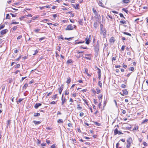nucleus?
I'll use <instances>...</instances> for the list:
<instances>
[{"label": "nucleus", "instance_id": "f257e3e1", "mask_svg": "<svg viewBox=\"0 0 148 148\" xmlns=\"http://www.w3.org/2000/svg\"><path fill=\"white\" fill-rule=\"evenodd\" d=\"M94 49L95 52V56H98L99 49V41L98 40L97 43L94 45Z\"/></svg>", "mask_w": 148, "mask_h": 148}, {"label": "nucleus", "instance_id": "f03ea898", "mask_svg": "<svg viewBox=\"0 0 148 148\" xmlns=\"http://www.w3.org/2000/svg\"><path fill=\"white\" fill-rule=\"evenodd\" d=\"M92 10L94 14L95 15V18L99 19L100 17V15L98 13L96 10L95 9V8L93 7L92 8Z\"/></svg>", "mask_w": 148, "mask_h": 148}, {"label": "nucleus", "instance_id": "7ed1b4c3", "mask_svg": "<svg viewBox=\"0 0 148 148\" xmlns=\"http://www.w3.org/2000/svg\"><path fill=\"white\" fill-rule=\"evenodd\" d=\"M91 39V36L90 35L89 37L87 36L85 39L86 43L87 45H89Z\"/></svg>", "mask_w": 148, "mask_h": 148}, {"label": "nucleus", "instance_id": "20e7f679", "mask_svg": "<svg viewBox=\"0 0 148 148\" xmlns=\"http://www.w3.org/2000/svg\"><path fill=\"white\" fill-rule=\"evenodd\" d=\"M74 29V27H73V25L70 24L67 26L66 28L65 29L66 30H73Z\"/></svg>", "mask_w": 148, "mask_h": 148}, {"label": "nucleus", "instance_id": "39448f33", "mask_svg": "<svg viewBox=\"0 0 148 148\" xmlns=\"http://www.w3.org/2000/svg\"><path fill=\"white\" fill-rule=\"evenodd\" d=\"M101 32L100 34H102L104 36L106 35V30L105 28H104L100 30Z\"/></svg>", "mask_w": 148, "mask_h": 148}, {"label": "nucleus", "instance_id": "423d86ee", "mask_svg": "<svg viewBox=\"0 0 148 148\" xmlns=\"http://www.w3.org/2000/svg\"><path fill=\"white\" fill-rule=\"evenodd\" d=\"M64 95V94H62L61 99L62 100V105H63L64 103L66 101V100L65 98H63V96Z\"/></svg>", "mask_w": 148, "mask_h": 148}, {"label": "nucleus", "instance_id": "0eeeda50", "mask_svg": "<svg viewBox=\"0 0 148 148\" xmlns=\"http://www.w3.org/2000/svg\"><path fill=\"white\" fill-rule=\"evenodd\" d=\"M63 85H62L59 88H58V90L60 94H61L63 90Z\"/></svg>", "mask_w": 148, "mask_h": 148}, {"label": "nucleus", "instance_id": "6e6552de", "mask_svg": "<svg viewBox=\"0 0 148 148\" xmlns=\"http://www.w3.org/2000/svg\"><path fill=\"white\" fill-rule=\"evenodd\" d=\"M132 142V138L131 137H129L127 140V143L130 144Z\"/></svg>", "mask_w": 148, "mask_h": 148}, {"label": "nucleus", "instance_id": "1a4fd4ad", "mask_svg": "<svg viewBox=\"0 0 148 148\" xmlns=\"http://www.w3.org/2000/svg\"><path fill=\"white\" fill-rule=\"evenodd\" d=\"M8 31V30L7 29H5L1 31L0 32V33L2 35H3L6 34Z\"/></svg>", "mask_w": 148, "mask_h": 148}, {"label": "nucleus", "instance_id": "9d476101", "mask_svg": "<svg viewBox=\"0 0 148 148\" xmlns=\"http://www.w3.org/2000/svg\"><path fill=\"white\" fill-rule=\"evenodd\" d=\"M42 105L40 103H36L35 106H34V108L37 109V108L39 107L40 106Z\"/></svg>", "mask_w": 148, "mask_h": 148}, {"label": "nucleus", "instance_id": "9b49d317", "mask_svg": "<svg viewBox=\"0 0 148 148\" xmlns=\"http://www.w3.org/2000/svg\"><path fill=\"white\" fill-rule=\"evenodd\" d=\"M78 22L80 25H82L83 23V19H79Z\"/></svg>", "mask_w": 148, "mask_h": 148}, {"label": "nucleus", "instance_id": "f8f14e48", "mask_svg": "<svg viewBox=\"0 0 148 148\" xmlns=\"http://www.w3.org/2000/svg\"><path fill=\"white\" fill-rule=\"evenodd\" d=\"M123 94V95H127L128 94V92L127 91V90H124L122 91ZM120 93L121 95H122V94L121 93V92H120Z\"/></svg>", "mask_w": 148, "mask_h": 148}, {"label": "nucleus", "instance_id": "ddd939ff", "mask_svg": "<svg viewBox=\"0 0 148 148\" xmlns=\"http://www.w3.org/2000/svg\"><path fill=\"white\" fill-rule=\"evenodd\" d=\"M130 0H123L122 1V3H127L130 2Z\"/></svg>", "mask_w": 148, "mask_h": 148}, {"label": "nucleus", "instance_id": "4468645a", "mask_svg": "<svg viewBox=\"0 0 148 148\" xmlns=\"http://www.w3.org/2000/svg\"><path fill=\"white\" fill-rule=\"evenodd\" d=\"M33 122L36 125H38L40 124L41 122L40 121H33Z\"/></svg>", "mask_w": 148, "mask_h": 148}, {"label": "nucleus", "instance_id": "2eb2a0df", "mask_svg": "<svg viewBox=\"0 0 148 148\" xmlns=\"http://www.w3.org/2000/svg\"><path fill=\"white\" fill-rule=\"evenodd\" d=\"M71 82V79L69 77H68L67 78V80L66 82L68 84H69L70 83V82Z\"/></svg>", "mask_w": 148, "mask_h": 148}, {"label": "nucleus", "instance_id": "dca6fc26", "mask_svg": "<svg viewBox=\"0 0 148 148\" xmlns=\"http://www.w3.org/2000/svg\"><path fill=\"white\" fill-rule=\"evenodd\" d=\"M115 41V39L113 37H112L110 39V42H114Z\"/></svg>", "mask_w": 148, "mask_h": 148}, {"label": "nucleus", "instance_id": "f3484780", "mask_svg": "<svg viewBox=\"0 0 148 148\" xmlns=\"http://www.w3.org/2000/svg\"><path fill=\"white\" fill-rule=\"evenodd\" d=\"M98 3L99 6H101L103 7H104V5H103V3L101 1H99V2H98Z\"/></svg>", "mask_w": 148, "mask_h": 148}, {"label": "nucleus", "instance_id": "a211bd4d", "mask_svg": "<svg viewBox=\"0 0 148 148\" xmlns=\"http://www.w3.org/2000/svg\"><path fill=\"white\" fill-rule=\"evenodd\" d=\"M118 133V131L117 128H116L114 131V134L116 135Z\"/></svg>", "mask_w": 148, "mask_h": 148}, {"label": "nucleus", "instance_id": "6ab92c4d", "mask_svg": "<svg viewBox=\"0 0 148 148\" xmlns=\"http://www.w3.org/2000/svg\"><path fill=\"white\" fill-rule=\"evenodd\" d=\"M40 114L39 113H34V116L35 117H38L40 116Z\"/></svg>", "mask_w": 148, "mask_h": 148}, {"label": "nucleus", "instance_id": "aec40b11", "mask_svg": "<svg viewBox=\"0 0 148 148\" xmlns=\"http://www.w3.org/2000/svg\"><path fill=\"white\" fill-rule=\"evenodd\" d=\"M98 23L97 22H95L94 23V27L96 29Z\"/></svg>", "mask_w": 148, "mask_h": 148}, {"label": "nucleus", "instance_id": "412c9836", "mask_svg": "<svg viewBox=\"0 0 148 148\" xmlns=\"http://www.w3.org/2000/svg\"><path fill=\"white\" fill-rule=\"evenodd\" d=\"M120 22V23L123 24H126V22L125 21H121Z\"/></svg>", "mask_w": 148, "mask_h": 148}, {"label": "nucleus", "instance_id": "4be33fe9", "mask_svg": "<svg viewBox=\"0 0 148 148\" xmlns=\"http://www.w3.org/2000/svg\"><path fill=\"white\" fill-rule=\"evenodd\" d=\"M95 124L97 126H99L101 125V124L97 122H94Z\"/></svg>", "mask_w": 148, "mask_h": 148}, {"label": "nucleus", "instance_id": "5701e85b", "mask_svg": "<svg viewBox=\"0 0 148 148\" xmlns=\"http://www.w3.org/2000/svg\"><path fill=\"white\" fill-rule=\"evenodd\" d=\"M96 90H97L96 93L97 94H99L101 92V90L99 88H96Z\"/></svg>", "mask_w": 148, "mask_h": 148}, {"label": "nucleus", "instance_id": "b1692460", "mask_svg": "<svg viewBox=\"0 0 148 148\" xmlns=\"http://www.w3.org/2000/svg\"><path fill=\"white\" fill-rule=\"evenodd\" d=\"M123 33L129 36H131V35L128 32H123Z\"/></svg>", "mask_w": 148, "mask_h": 148}, {"label": "nucleus", "instance_id": "393cba45", "mask_svg": "<svg viewBox=\"0 0 148 148\" xmlns=\"http://www.w3.org/2000/svg\"><path fill=\"white\" fill-rule=\"evenodd\" d=\"M102 95L101 94L99 95L98 97V98L99 99H101L102 98Z\"/></svg>", "mask_w": 148, "mask_h": 148}, {"label": "nucleus", "instance_id": "a878e982", "mask_svg": "<svg viewBox=\"0 0 148 148\" xmlns=\"http://www.w3.org/2000/svg\"><path fill=\"white\" fill-rule=\"evenodd\" d=\"M79 4H77L76 5V6H74V8L75 9H79Z\"/></svg>", "mask_w": 148, "mask_h": 148}, {"label": "nucleus", "instance_id": "bb28decb", "mask_svg": "<svg viewBox=\"0 0 148 148\" xmlns=\"http://www.w3.org/2000/svg\"><path fill=\"white\" fill-rule=\"evenodd\" d=\"M46 37H42L40 38L39 39V41H41L43 40L46 39Z\"/></svg>", "mask_w": 148, "mask_h": 148}, {"label": "nucleus", "instance_id": "cd10ccee", "mask_svg": "<svg viewBox=\"0 0 148 148\" xmlns=\"http://www.w3.org/2000/svg\"><path fill=\"white\" fill-rule=\"evenodd\" d=\"M98 84L99 86H100V88H101L102 87V83L101 82V81H99Z\"/></svg>", "mask_w": 148, "mask_h": 148}, {"label": "nucleus", "instance_id": "c85d7f7f", "mask_svg": "<svg viewBox=\"0 0 148 148\" xmlns=\"http://www.w3.org/2000/svg\"><path fill=\"white\" fill-rule=\"evenodd\" d=\"M138 128V126H135L134 128H133V130H137Z\"/></svg>", "mask_w": 148, "mask_h": 148}, {"label": "nucleus", "instance_id": "c756f323", "mask_svg": "<svg viewBox=\"0 0 148 148\" xmlns=\"http://www.w3.org/2000/svg\"><path fill=\"white\" fill-rule=\"evenodd\" d=\"M67 63H73V61L70 60H68L67 61Z\"/></svg>", "mask_w": 148, "mask_h": 148}, {"label": "nucleus", "instance_id": "7c9ffc66", "mask_svg": "<svg viewBox=\"0 0 148 148\" xmlns=\"http://www.w3.org/2000/svg\"><path fill=\"white\" fill-rule=\"evenodd\" d=\"M17 28V26H14L12 28V29L13 31L16 30Z\"/></svg>", "mask_w": 148, "mask_h": 148}, {"label": "nucleus", "instance_id": "2f4dec72", "mask_svg": "<svg viewBox=\"0 0 148 148\" xmlns=\"http://www.w3.org/2000/svg\"><path fill=\"white\" fill-rule=\"evenodd\" d=\"M148 121V119H146L144 120L143 121V122L142 123V124H143L145 123L146 122H147Z\"/></svg>", "mask_w": 148, "mask_h": 148}, {"label": "nucleus", "instance_id": "473e14b6", "mask_svg": "<svg viewBox=\"0 0 148 148\" xmlns=\"http://www.w3.org/2000/svg\"><path fill=\"white\" fill-rule=\"evenodd\" d=\"M134 68L133 67H131L129 69V70L131 71H134Z\"/></svg>", "mask_w": 148, "mask_h": 148}, {"label": "nucleus", "instance_id": "72a5a7b5", "mask_svg": "<svg viewBox=\"0 0 148 148\" xmlns=\"http://www.w3.org/2000/svg\"><path fill=\"white\" fill-rule=\"evenodd\" d=\"M97 69L98 70V74H101V71L100 69L99 68H97Z\"/></svg>", "mask_w": 148, "mask_h": 148}, {"label": "nucleus", "instance_id": "f704fd0d", "mask_svg": "<svg viewBox=\"0 0 148 148\" xmlns=\"http://www.w3.org/2000/svg\"><path fill=\"white\" fill-rule=\"evenodd\" d=\"M122 10H123V11H124L127 14L128 12V11L127 10L125 9V8H123V9H122Z\"/></svg>", "mask_w": 148, "mask_h": 148}, {"label": "nucleus", "instance_id": "c9c22d12", "mask_svg": "<svg viewBox=\"0 0 148 148\" xmlns=\"http://www.w3.org/2000/svg\"><path fill=\"white\" fill-rule=\"evenodd\" d=\"M20 66V64H16V66L15 67V68L16 69L18 68Z\"/></svg>", "mask_w": 148, "mask_h": 148}, {"label": "nucleus", "instance_id": "e433bc0d", "mask_svg": "<svg viewBox=\"0 0 148 148\" xmlns=\"http://www.w3.org/2000/svg\"><path fill=\"white\" fill-rule=\"evenodd\" d=\"M100 30L101 29H102L104 28H103V25L101 23L100 24Z\"/></svg>", "mask_w": 148, "mask_h": 148}, {"label": "nucleus", "instance_id": "4c0bfd02", "mask_svg": "<svg viewBox=\"0 0 148 148\" xmlns=\"http://www.w3.org/2000/svg\"><path fill=\"white\" fill-rule=\"evenodd\" d=\"M143 145L145 147H147V144L145 142H143Z\"/></svg>", "mask_w": 148, "mask_h": 148}, {"label": "nucleus", "instance_id": "58836bf2", "mask_svg": "<svg viewBox=\"0 0 148 148\" xmlns=\"http://www.w3.org/2000/svg\"><path fill=\"white\" fill-rule=\"evenodd\" d=\"M58 123H62L63 122V121L62 119H59L58 120Z\"/></svg>", "mask_w": 148, "mask_h": 148}, {"label": "nucleus", "instance_id": "ea45409f", "mask_svg": "<svg viewBox=\"0 0 148 148\" xmlns=\"http://www.w3.org/2000/svg\"><path fill=\"white\" fill-rule=\"evenodd\" d=\"M72 38V37H70L69 38H67L66 37L64 38V39L65 40H71V38Z\"/></svg>", "mask_w": 148, "mask_h": 148}, {"label": "nucleus", "instance_id": "a19ab883", "mask_svg": "<svg viewBox=\"0 0 148 148\" xmlns=\"http://www.w3.org/2000/svg\"><path fill=\"white\" fill-rule=\"evenodd\" d=\"M57 94H56L53 96L52 98H53L54 99H55L57 98Z\"/></svg>", "mask_w": 148, "mask_h": 148}, {"label": "nucleus", "instance_id": "79ce46f5", "mask_svg": "<svg viewBox=\"0 0 148 148\" xmlns=\"http://www.w3.org/2000/svg\"><path fill=\"white\" fill-rule=\"evenodd\" d=\"M22 37V36L21 35H20L19 36H18L17 37V40H19V39H20Z\"/></svg>", "mask_w": 148, "mask_h": 148}, {"label": "nucleus", "instance_id": "37998d69", "mask_svg": "<svg viewBox=\"0 0 148 148\" xmlns=\"http://www.w3.org/2000/svg\"><path fill=\"white\" fill-rule=\"evenodd\" d=\"M56 101H53L51 102V103H50V104H56Z\"/></svg>", "mask_w": 148, "mask_h": 148}, {"label": "nucleus", "instance_id": "c03bdc74", "mask_svg": "<svg viewBox=\"0 0 148 148\" xmlns=\"http://www.w3.org/2000/svg\"><path fill=\"white\" fill-rule=\"evenodd\" d=\"M131 146V145L127 143V145H126V147L127 148H129Z\"/></svg>", "mask_w": 148, "mask_h": 148}, {"label": "nucleus", "instance_id": "a18cd8bd", "mask_svg": "<svg viewBox=\"0 0 148 148\" xmlns=\"http://www.w3.org/2000/svg\"><path fill=\"white\" fill-rule=\"evenodd\" d=\"M119 14L120 15V16L121 17H123V18H125L124 16L122 14L120 13Z\"/></svg>", "mask_w": 148, "mask_h": 148}, {"label": "nucleus", "instance_id": "49530a36", "mask_svg": "<svg viewBox=\"0 0 148 148\" xmlns=\"http://www.w3.org/2000/svg\"><path fill=\"white\" fill-rule=\"evenodd\" d=\"M4 27H5V25H1L0 26V29H1L4 28Z\"/></svg>", "mask_w": 148, "mask_h": 148}, {"label": "nucleus", "instance_id": "de8ad7c7", "mask_svg": "<svg viewBox=\"0 0 148 148\" xmlns=\"http://www.w3.org/2000/svg\"><path fill=\"white\" fill-rule=\"evenodd\" d=\"M38 53V51L37 50H36L35 51V53L33 54V55H35Z\"/></svg>", "mask_w": 148, "mask_h": 148}, {"label": "nucleus", "instance_id": "09e8293b", "mask_svg": "<svg viewBox=\"0 0 148 148\" xmlns=\"http://www.w3.org/2000/svg\"><path fill=\"white\" fill-rule=\"evenodd\" d=\"M10 120H8L7 121V124L8 126H9L10 125Z\"/></svg>", "mask_w": 148, "mask_h": 148}, {"label": "nucleus", "instance_id": "8fccbe9b", "mask_svg": "<svg viewBox=\"0 0 148 148\" xmlns=\"http://www.w3.org/2000/svg\"><path fill=\"white\" fill-rule=\"evenodd\" d=\"M80 48L82 49H88V48L87 47H83L82 46L80 47Z\"/></svg>", "mask_w": 148, "mask_h": 148}, {"label": "nucleus", "instance_id": "3c124183", "mask_svg": "<svg viewBox=\"0 0 148 148\" xmlns=\"http://www.w3.org/2000/svg\"><path fill=\"white\" fill-rule=\"evenodd\" d=\"M125 46L123 45L121 47V50L123 51H124L125 49Z\"/></svg>", "mask_w": 148, "mask_h": 148}, {"label": "nucleus", "instance_id": "603ef678", "mask_svg": "<svg viewBox=\"0 0 148 148\" xmlns=\"http://www.w3.org/2000/svg\"><path fill=\"white\" fill-rule=\"evenodd\" d=\"M126 87V86L124 84H122L121 86V87L123 88H125Z\"/></svg>", "mask_w": 148, "mask_h": 148}, {"label": "nucleus", "instance_id": "864d4df0", "mask_svg": "<svg viewBox=\"0 0 148 148\" xmlns=\"http://www.w3.org/2000/svg\"><path fill=\"white\" fill-rule=\"evenodd\" d=\"M46 144L45 143H42L41 144V145L42 146H46Z\"/></svg>", "mask_w": 148, "mask_h": 148}, {"label": "nucleus", "instance_id": "5fc2aeb1", "mask_svg": "<svg viewBox=\"0 0 148 148\" xmlns=\"http://www.w3.org/2000/svg\"><path fill=\"white\" fill-rule=\"evenodd\" d=\"M10 17L9 16V14H6V19H9Z\"/></svg>", "mask_w": 148, "mask_h": 148}, {"label": "nucleus", "instance_id": "6e6d98bb", "mask_svg": "<svg viewBox=\"0 0 148 148\" xmlns=\"http://www.w3.org/2000/svg\"><path fill=\"white\" fill-rule=\"evenodd\" d=\"M51 148H55L56 145L55 144H53L51 146Z\"/></svg>", "mask_w": 148, "mask_h": 148}, {"label": "nucleus", "instance_id": "4d7b16f0", "mask_svg": "<svg viewBox=\"0 0 148 148\" xmlns=\"http://www.w3.org/2000/svg\"><path fill=\"white\" fill-rule=\"evenodd\" d=\"M20 56L18 58H17L15 60L16 61H18L21 58V56Z\"/></svg>", "mask_w": 148, "mask_h": 148}, {"label": "nucleus", "instance_id": "13d9d810", "mask_svg": "<svg viewBox=\"0 0 148 148\" xmlns=\"http://www.w3.org/2000/svg\"><path fill=\"white\" fill-rule=\"evenodd\" d=\"M84 115V113L83 112H81L79 115L80 116H83Z\"/></svg>", "mask_w": 148, "mask_h": 148}, {"label": "nucleus", "instance_id": "bf43d9fd", "mask_svg": "<svg viewBox=\"0 0 148 148\" xmlns=\"http://www.w3.org/2000/svg\"><path fill=\"white\" fill-rule=\"evenodd\" d=\"M52 92H51L47 94V96H49V95H51L52 94Z\"/></svg>", "mask_w": 148, "mask_h": 148}, {"label": "nucleus", "instance_id": "052dcab7", "mask_svg": "<svg viewBox=\"0 0 148 148\" xmlns=\"http://www.w3.org/2000/svg\"><path fill=\"white\" fill-rule=\"evenodd\" d=\"M40 29H39L38 28L35 30V32H38L40 31Z\"/></svg>", "mask_w": 148, "mask_h": 148}, {"label": "nucleus", "instance_id": "680f3d73", "mask_svg": "<svg viewBox=\"0 0 148 148\" xmlns=\"http://www.w3.org/2000/svg\"><path fill=\"white\" fill-rule=\"evenodd\" d=\"M94 102L95 104L96 105L98 103L97 101H96V100L95 99H94Z\"/></svg>", "mask_w": 148, "mask_h": 148}, {"label": "nucleus", "instance_id": "e2e57ef3", "mask_svg": "<svg viewBox=\"0 0 148 148\" xmlns=\"http://www.w3.org/2000/svg\"><path fill=\"white\" fill-rule=\"evenodd\" d=\"M23 100V98H22V99H21V98H20L18 99V101L19 102H21Z\"/></svg>", "mask_w": 148, "mask_h": 148}, {"label": "nucleus", "instance_id": "0e129e2a", "mask_svg": "<svg viewBox=\"0 0 148 148\" xmlns=\"http://www.w3.org/2000/svg\"><path fill=\"white\" fill-rule=\"evenodd\" d=\"M116 60V57H113V58H112V60L113 61Z\"/></svg>", "mask_w": 148, "mask_h": 148}, {"label": "nucleus", "instance_id": "69168bd1", "mask_svg": "<svg viewBox=\"0 0 148 148\" xmlns=\"http://www.w3.org/2000/svg\"><path fill=\"white\" fill-rule=\"evenodd\" d=\"M26 16H22L20 18V19H21V20H23V19L25 18L26 17Z\"/></svg>", "mask_w": 148, "mask_h": 148}, {"label": "nucleus", "instance_id": "338daca9", "mask_svg": "<svg viewBox=\"0 0 148 148\" xmlns=\"http://www.w3.org/2000/svg\"><path fill=\"white\" fill-rule=\"evenodd\" d=\"M101 102H100L99 103V104H98L99 108H101Z\"/></svg>", "mask_w": 148, "mask_h": 148}, {"label": "nucleus", "instance_id": "774afa93", "mask_svg": "<svg viewBox=\"0 0 148 148\" xmlns=\"http://www.w3.org/2000/svg\"><path fill=\"white\" fill-rule=\"evenodd\" d=\"M85 144L88 145H90V144L88 142H86L85 143Z\"/></svg>", "mask_w": 148, "mask_h": 148}]
</instances>
